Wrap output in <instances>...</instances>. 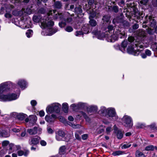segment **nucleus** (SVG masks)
<instances>
[{
    "label": "nucleus",
    "instance_id": "nucleus-1",
    "mask_svg": "<svg viewBox=\"0 0 157 157\" xmlns=\"http://www.w3.org/2000/svg\"><path fill=\"white\" fill-rule=\"evenodd\" d=\"M56 12V10H50L46 16L42 15L34 16L33 17V21L36 22L40 21L41 27L46 29L48 28L46 31H49V33H44L43 32L41 33L42 35L44 36H51L58 31L57 29H51V28L54 25V22L50 20L49 17L52 16Z\"/></svg>",
    "mask_w": 157,
    "mask_h": 157
},
{
    "label": "nucleus",
    "instance_id": "nucleus-2",
    "mask_svg": "<svg viewBox=\"0 0 157 157\" xmlns=\"http://www.w3.org/2000/svg\"><path fill=\"white\" fill-rule=\"evenodd\" d=\"M107 29L105 35L104 33H101L100 31H98L97 30L94 31L92 33L98 39H102L105 37L107 41L110 42H114L117 40L118 37L121 38L124 35V33H120L119 29L114 30L112 26H109Z\"/></svg>",
    "mask_w": 157,
    "mask_h": 157
},
{
    "label": "nucleus",
    "instance_id": "nucleus-3",
    "mask_svg": "<svg viewBox=\"0 0 157 157\" xmlns=\"http://www.w3.org/2000/svg\"><path fill=\"white\" fill-rule=\"evenodd\" d=\"M101 110L103 113L106 112L107 113V115L108 116L109 119L111 121H114L117 120L118 117L114 109L110 108L106 109L105 107H101Z\"/></svg>",
    "mask_w": 157,
    "mask_h": 157
},
{
    "label": "nucleus",
    "instance_id": "nucleus-4",
    "mask_svg": "<svg viewBox=\"0 0 157 157\" xmlns=\"http://www.w3.org/2000/svg\"><path fill=\"white\" fill-rule=\"evenodd\" d=\"M124 125L126 127H131L133 125L131 117L127 115L124 116L122 118Z\"/></svg>",
    "mask_w": 157,
    "mask_h": 157
},
{
    "label": "nucleus",
    "instance_id": "nucleus-5",
    "mask_svg": "<svg viewBox=\"0 0 157 157\" xmlns=\"http://www.w3.org/2000/svg\"><path fill=\"white\" fill-rule=\"evenodd\" d=\"M123 16L122 14H121L120 16L114 18L113 21V22L121 23L122 24L124 27H128L129 25V23L126 21L123 20Z\"/></svg>",
    "mask_w": 157,
    "mask_h": 157
},
{
    "label": "nucleus",
    "instance_id": "nucleus-6",
    "mask_svg": "<svg viewBox=\"0 0 157 157\" xmlns=\"http://www.w3.org/2000/svg\"><path fill=\"white\" fill-rule=\"evenodd\" d=\"M62 13H58V14H56L53 17L54 19H56L59 18H60L61 21L59 23V26L61 28L64 27L66 25L65 22L66 18L64 17L63 19L62 17Z\"/></svg>",
    "mask_w": 157,
    "mask_h": 157
},
{
    "label": "nucleus",
    "instance_id": "nucleus-7",
    "mask_svg": "<svg viewBox=\"0 0 157 157\" xmlns=\"http://www.w3.org/2000/svg\"><path fill=\"white\" fill-rule=\"evenodd\" d=\"M11 82H6L0 84V95L5 92H7L9 85H10Z\"/></svg>",
    "mask_w": 157,
    "mask_h": 157
},
{
    "label": "nucleus",
    "instance_id": "nucleus-8",
    "mask_svg": "<svg viewBox=\"0 0 157 157\" xmlns=\"http://www.w3.org/2000/svg\"><path fill=\"white\" fill-rule=\"evenodd\" d=\"M42 131V129L41 128L35 127L33 128L28 129L27 132L30 135H40L41 134Z\"/></svg>",
    "mask_w": 157,
    "mask_h": 157
},
{
    "label": "nucleus",
    "instance_id": "nucleus-9",
    "mask_svg": "<svg viewBox=\"0 0 157 157\" xmlns=\"http://www.w3.org/2000/svg\"><path fill=\"white\" fill-rule=\"evenodd\" d=\"M65 135V134L63 131L59 130L56 133V139L58 141L64 140Z\"/></svg>",
    "mask_w": 157,
    "mask_h": 157
},
{
    "label": "nucleus",
    "instance_id": "nucleus-10",
    "mask_svg": "<svg viewBox=\"0 0 157 157\" xmlns=\"http://www.w3.org/2000/svg\"><path fill=\"white\" fill-rule=\"evenodd\" d=\"M13 6L10 5H4L0 8V14H3L5 12L11 11Z\"/></svg>",
    "mask_w": 157,
    "mask_h": 157
},
{
    "label": "nucleus",
    "instance_id": "nucleus-11",
    "mask_svg": "<svg viewBox=\"0 0 157 157\" xmlns=\"http://www.w3.org/2000/svg\"><path fill=\"white\" fill-rule=\"evenodd\" d=\"M145 18L146 20L144 21L145 23H148V24L150 25L152 27H154L156 25V21L153 18V17L152 16L149 17L146 16Z\"/></svg>",
    "mask_w": 157,
    "mask_h": 157
},
{
    "label": "nucleus",
    "instance_id": "nucleus-12",
    "mask_svg": "<svg viewBox=\"0 0 157 157\" xmlns=\"http://www.w3.org/2000/svg\"><path fill=\"white\" fill-rule=\"evenodd\" d=\"M142 50H139V49H135L132 47L130 48L129 46L127 49V51L128 53L132 54L134 56H138Z\"/></svg>",
    "mask_w": 157,
    "mask_h": 157
},
{
    "label": "nucleus",
    "instance_id": "nucleus-13",
    "mask_svg": "<svg viewBox=\"0 0 157 157\" xmlns=\"http://www.w3.org/2000/svg\"><path fill=\"white\" fill-rule=\"evenodd\" d=\"M41 138L39 136H35V137H32L29 140V144L31 145H36L39 143V141Z\"/></svg>",
    "mask_w": 157,
    "mask_h": 157
},
{
    "label": "nucleus",
    "instance_id": "nucleus-14",
    "mask_svg": "<svg viewBox=\"0 0 157 157\" xmlns=\"http://www.w3.org/2000/svg\"><path fill=\"white\" fill-rule=\"evenodd\" d=\"M114 131L116 133L118 139H121L123 137V133L121 130L118 129L117 128L116 125L113 126Z\"/></svg>",
    "mask_w": 157,
    "mask_h": 157
},
{
    "label": "nucleus",
    "instance_id": "nucleus-15",
    "mask_svg": "<svg viewBox=\"0 0 157 157\" xmlns=\"http://www.w3.org/2000/svg\"><path fill=\"white\" fill-rule=\"evenodd\" d=\"M17 84L20 87L24 89L27 87V84L26 82L23 79L19 80L17 82Z\"/></svg>",
    "mask_w": 157,
    "mask_h": 157
},
{
    "label": "nucleus",
    "instance_id": "nucleus-16",
    "mask_svg": "<svg viewBox=\"0 0 157 157\" xmlns=\"http://www.w3.org/2000/svg\"><path fill=\"white\" fill-rule=\"evenodd\" d=\"M52 106L53 108L54 112L56 113H59L60 111V108L61 105L58 103H56L52 104Z\"/></svg>",
    "mask_w": 157,
    "mask_h": 157
},
{
    "label": "nucleus",
    "instance_id": "nucleus-17",
    "mask_svg": "<svg viewBox=\"0 0 157 157\" xmlns=\"http://www.w3.org/2000/svg\"><path fill=\"white\" fill-rule=\"evenodd\" d=\"M29 118H26L25 119V121L26 122H28L29 121L30 122L32 123H35L37 119L35 115H31L29 116Z\"/></svg>",
    "mask_w": 157,
    "mask_h": 157
},
{
    "label": "nucleus",
    "instance_id": "nucleus-18",
    "mask_svg": "<svg viewBox=\"0 0 157 157\" xmlns=\"http://www.w3.org/2000/svg\"><path fill=\"white\" fill-rule=\"evenodd\" d=\"M9 94H3L0 95V101H9Z\"/></svg>",
    "mask_w": 157,
    "mask_h": 157
},
{
    "label": "nucleus",
    "instance_id": "nucleus-19",
    "mask_svg": "<svg viewBox=\"0 0 157 157\" xmlns=\"http://www.w3.org/2000/svg\"><path fill=\"white\" fill-rule=\"evenodd\" d=\"M91 29L90 26L88 24H85L82 28L83 33L85 34L88 33Z\"/></svg>",
    "mask_w": 157,
    "mask_h": 157
},
{
    "label": "nucleus",
    "instance_id": "nucleus-20",
    "mask_svg": "<svg viewBox=\"0 0 157 157\" xmlns=\"http://www.w3.org/2000/svg\"><path fill=\"white\" fill-rule=\"evenodd\" d=\"M128 42L127 40H124L122 42L121 44V47L120 48V50L123 52H124L125 51V48L127 46Z\"/></svg>",
    "mask_w": 157,
    "mask_h": 157
},
{
    "label": "nucleus",
    "instance_id": "nucleus-21",
    "mask_svg": "<svg viewBox=\"0 0 157 157\" xmlns=\"http://www.w3.org/2000/svg\"><path fill=\"white\" fill-rule=\"evenodd\" d=\"M9 94V101H13L17 99L19 97V95L16 94L12 93Z\"/></svg>",
    "mask_w": 157,
    "mask_h": 157
},
{
    "label": "nucleus",
    "instance_id": "nucleus-22",
    "mask_svg": "<svg viewBox=\"0 0 157 157\" xmlns=\"http://www.w3.org/2000/svg\"><path fill=\"white\" fill-rule=\"evenodd\" d=\"M52 104L48 105L46 108V111L48 113H52L54 112Z\"/></svg>",
    "mask_w": 157,
    "mask_h": 157
},
{
    "label": "nucleus",
    "instance_id": "nucleus-23",
    "mask_svg": "<svg viewBox=\"0 0 157 157\" xmlns=\"http://www.w3.org/2000/svg\"><path fill=\"white\" fill-rule=\"evenodd\" d=\"M97 107L96 105H91L90 106L89 108L88 109V112H95L97 111Z\"/></svg>",
    "mask_w": 157,
    "mask_h": 157
},
{
    "label": "nucleus",
    "instance_id": "nucleus-24",
    "mask_svg": "<svg viewBox=\"0 0 157 157\" xmlns=\"http://www.w3.org/2000/svg\"><path fill=\"white\" fill-rule=\"evenodd\" d=\"M68 105L67 103H63L62 104L63 109L65 113H67L68 112Z\"/></svg>",
    "mask_w": 157,
    "mask_h": 157
},
{
    "label": "nucleus",
    "instance_id": "nucleus-25",
    "mask_svg": "<svg viewBox=\"0 0 157 157\" xmlns=\"http://www.w3.org/2000/svg\"><path fill=\"white\" fill-rule=\"evenodd\" d=\"M74 11L75 13H77L78 15V14H81L82 13V10L81 8L79 6L77 7H75V9Z\"/></svg>",
    "mask_w": 157,
    "mask_h": 157
},
{
    "label": "nucleus",
    "instance_id": "nucleus-26",
    "mask_svg": "<svg viewBox=\"0 0 157 157\" xmlns=\"http://www.w3.org/2000/svg\"><path fill=\"white\" fill-rule=\"evenodd\" d=\"M137 34L138 36L142 38L144 37L146 35L145 32L142 30H139Z\"/></svg>",
    "mask_w": 157,
    "mask_h": 157
},
{
    "label": "nucleus",
    "instance_id": "nucleus-27",
    "mask_svg": "<svg viewBox=\"0 0 157 157\" xmlns=\"http://www.w3.org/2000/svg\"><path fill=\"white\" fill-rule=\"evenodd\" d=\"M110 19L109 16H104L102 18V20L103 21V24H106L109 22Z\"/></svg>",
    "mask_w": 157,
    "mask_h": 157
},
{
    "label": "nucleus",
    "instance_id": "nucleus-28",
    "mask_svg": "<svg viewBox=\"0 0 157 157\" xmlns=\"http://www.w3.org/2000/svg\"><path fill=\"white\" fill-rule=\"evenodd\" d=\"M155 149L156 150H157V147L155 146L154 147L152 145L147 146L145 148V150L146 151H153Z\"/></svg>",
    "mask_w": 157,
    "mask_h": 157
},
{
    "label": "nucleus",
    "instance_id": "nucleus-29",
    "mask_svg": "<svg viewBox=\"0 0 157 157\" xmlns=\"http://www.w3.org/2000/svg\"><path fill=\"white\" fill-rule=\"evenodd\" d=\"M29 153V152L28 151H25L24 153L23 151L21 150L17 152L18 155L19 156H21L24 155L25 156H26L28 155Z\"/></svg>",
    "mask_w": 157,
    "mask_h": 157
},
{
    "label": "nucleus",
    "instance_id": "nucleus-30",
    "mask_svg": "<svg viewBox=\"0 0 157 157\" xmlns=\"http://www.w3.org/2000/svg\"><path fill=\"white\" fill-rule=\"evenodd\" d=\"M68 14H69V13H65V14L63 15V16L62 17H63V19L64 17H65L66 18L65 22H70L71 21L72 19L71 17H66V15H67Z\"/></svg>",
    "mask_w": 157,
    "mask_h": 157
},
{
    "label": "nucleus",
    "instance_id": "nucleus-31",
    "mask_svg": "<svg viewBox=\"0 0 157 157\" xmlns=\"http://www.w3.org/2000/svg\"><path fill=\"white\" fill-rule=\"evenodd\" d=\"M131 146V144L130 143H124L121 146L122 149H126L130 147Z\"/></svg>",
    "mask_w": 157,
    "mask_h": 157
},
{
    "label": "nucleus",
    "instance_id": "nucleus-32",
    "mask_svg": "<svg viewBox=\"0 0 157 157\" xmlns=\"http://www.w3.org/2000/svg\"><path fill=\"white\" fill-rule=\"evenodd\" d=\"M45 120L48 122H52L54 121V119L48 115L46 116L45 117Z\"/></svg>",
    "mask_w": 157,
    "mask_h": 157
},
{
    "label": "nucleus",
    "instance_id": "nucleus-33",
    "mask_svg": "<svg viewBox=\"0 0 157 157\" xmlns=\"http://www.w3.org/2000/svg\"><path fill=\"white\" fill-rule=\"evenodd\" d=\"M79 107L78 103V104H73L71 105V108L74 111H75L76 109H79Z\"/></svg>",
    "mask_w": 157,
    "mask_h": 157
},
{
    "label": "nucleus",
    "instance_id": "nucleus-34",
    "mask_svg": "<svg viewBox=\"0 0 157 157\" xmlns=\"http://www.w3.org/2000/svg\"><path fill=\"white\" fill-rule=\"evenodd\" d=\"M33 34V30L31 29H29L26 33V35L27 37L29 38L32 36Z\"/></svg>",
    "mask_w": 157,
    "mask_h": 157
},
{
    "label": "nucleus",
    "instance_id": "nucleus-35",
    "mask_svg": "<svg viewBox=\"0 0 157 157\" xmlns=\"http://www.w3.org/2000/svg\"><path fill=\"white\" fill-rule=\"evenodd\" d=\"M127 5L128 7L132 8L134 11H136V7L134 3L132 4L131 3H127Z\"/></svg>",
    "mask_w": 157,
    "mask_h": 157
},
{
    "label": "nucleus",
    "instance_id": "nucleus-36",
    "mask_svg": "<svg viewBox=\"0 0 157 157\" xmlns=\"http://www.w3.org/2000/svg\"><path fill=\"white\" fill-rule=\"evenodd\" d=\"M90 19V20L89 21V22L90 25L92 26H95L97 24L96 21L95 20H94V19Z\"/></svg>",
    "mask_w": 157,
    "mask_h": 157
},
{
    "label": "nucleus",
    "instance_id": "nucleus-37",
    "mask_svg": "<svg viewBox=\"0 0 157 157\" xmlns=\"http://www.w3.org/2000/svg\"><path fill=\"white\" fill-rule=\"evenodd\" d=\"M55 7L57 8H60L62 6L61 3L59 1H57L54 3Z\"/></svg>",
    "mask_w": 157,
    "mask_h": 157
},
{
    "label": "nucleus",
    "instance_id": "nucleus-38",
    "mask_svg": "<svg viewBox=\"0 0 157 157\" xmlns=\"http://www.w3.org/2000/svg\"><path fill=\"white\" fill-rule=\"evenodd\" d=\"M65 147L64 146H61L59 148V153L61 154H63L65 153Z\"/></svg>",
    "mask_w": 157,
    "mask_h": 157
},
{
    "label": "nucleus",
    "instance_id": "nucleus-39",
    "mask_svg": "<svg viewBox=\"0 0 157 157\" xmlns=\"http://www.w3.org/2000/svg\"><path fill=\"white\" fill-rule=\"evenodd\" d=\"M81 115L83 116V117H84V118L88 122H89L90 121V119L87 116L86 114L84 113L83 112H81Z\"/></svg>",
    "mask_w": 157,
    "mask_h": 157
},
{
    "label": "nucleus",
    "instance_id": "nucleus-40",
    "mask_svg": "<svg viewBox=\"0 0 157 157\" xmlns=\"http://www.w3.org/2000/svg\"><path fill=\"white\" fill-rule=\"evenodd\" d=\"M10 136V133L5 131H3L2 136V137H7Z\"/></svg>",
    "mask_w": 157,
    "mask_h": 157
},
{
    "label": "nucleus",
    "instance_id": "nucleus-41",
    "mask_svg": "<svg viewBox=\"0 0 157 157\" xmlns=\"http://www.w3.org/2000/svg\"><path fill=\"white\" fill-rule=\"evenodd\" d=\"M136 155L137 157H145L144 154L139 151L136 152Z\"/></svg>",
    "mask_w": 157,
    "mask_h": 157
},
{
    "label": "nucleus",
    "instance_id": "nucleus-42",
    "mask_svg": "<svg viewBox=\"0 0 157 157\" xmlns=\"http://www.w3.org/2000/svg\"><path fill=\"white\" fill-rule=\"evenodd\" d=\"M123 152L121 151H117L113 153V155L114 156L119 155H121Z\"/></svg>",
    "mask_w": 157,
    "mask_h": 157
},
{
    "label": "nucleus",
    "instance_id": "nucleus-43",
    "mask_svg": "<svg viewBox=\"0 0 157 157\" xmlns=\"http://www.w3.org/2000/svg\"><path fill=\"white\" fill-rule=\"evenodd\" d=\"M32 7H28L25 10V12L27 14H31L32 12Z\"/></svg>",
    "mask_w": 157,
    "mask_h": 157
},
{
    "label": "nucleus",
    "instance_id": "nucleus-44",
    "mask_svg": "<svg viewBox=\"0 0 157 157\" xmlns=\"http://www.w3.org/2000/svg\"><path fill=\"white\" fill-rule=\"evenodd\" d=\"M65 30L68 32H71L73 30V29L71 26H67L65 28Z\"/></svg>",
    "mask_w": 157,
    "mask_h": 157
},
{
    "label": "nucleus",
    "instance_id": "nucleus-45",
    "mask_svg": "<svg viewBox=\"0 0 157 157\" xmlns=\"http://www.w3.org/2000/svg\"><path fill=\"white\" fill-rule=\"evenodd\" d=\"M47 132L49 134H52L54 132V131L50 127H48L47 128Z\"/></svg>",
    "mask_w": 157,
    "mask_h": 157
},
{
    "label": "nucleus",
    "instance_id": "nucleus-46",
    "mask_svg": "<svg viewBox=\"0 0 157 157\" xmlns=\"http://www.w3.org/2000/svg\"><path fill=\"white\" fill-rule=\"evenodd\" d=\"M96 15V13L94 11H93L90 13L89 18L90 19H92Z\"/></svg>",
    "mask_w": 157,
    "mask_h": 157
},
{
    "label": "nucleus",
    "instance_id": "nucleus-47",
    "mask_svg": "<svg viewBox=\"0 0 157 157\" xmlns=\"http://www.w3.org/2000/svg\"><path fill=\"white\" fill-rule=\"evenodd\" d=\"M151 130H155L157 129V128L155 123H153L149 126Z\"/></svg>",
    "mask_w": 157,
    "mask_h": 157
},
{
    "label": "nucleus",
    "instance_id": "nucleus-48",
    "mask_svg": "<svg viewBox=\"0 0 157 157\" xmlns=\"http://www.w3.org/2000/svg\"><path fill=\"white\" fill-rule=\"evenodd\" d=\"M9 149L8 152V153L9 154H10L13 152V151H11V150L13 149V147H14V145L13 144H9Z\"/></svg>",
    "mask_w": 157,
    "mask_h": 157
},
{
    "label": "nucleus",
    "instance_id": "nucleus-49",
    "mask_svg": "<svg viewBox=\"0 0 157 157\" xmlns=\"http://www.w3.org/2000/svg\"><path fill=\"white\" fill-rule=\"evenodd\" d=\"M78 105L79 107V109L80 108H84L86 105V104L85 103L82 102L78 103Z\"/></svg>",
    "mask_w": 157,
    "mask_h": 157
},
{
    "label": "nucleus",
    "instance_id": "nucleus-50",
    "mask_svg": "<svg viewBox=\"0 0 157 157\" xmlns=\"http://www.w3.org/2000/svg\"><path fill=\"white\" fill-rule=\"evenodd\" d=\"M10 11L9 12H6V13L5 15V17L7 18H10L12 17L11 14L10 13Z\"/></svg>",
    "mask_w": 157,
    "mask_h": 157
},
{
    "label": "nucleus",
    "instance_id": "nucleus-51",
    "mask_svg": "<svg viewBox=\"0 0 157 157\" xmlns=\"http://www.w3.org/2000/svg\"><path fill=\"white\" fill-rule=\"evenodd\" d=\"M148 1V0H141L140 1V4L143 5H146Z\"/></svg>",
    "mask_w": 157,
    "mask_h": 157
},
{
    "label": "nucleus",
    "instance_id": "nucleus-52",
    "mask_svg": "<svg viewBox=\"0 0 157 157\" xmlns=\"http://www.w3.org/2000/svg\"><path fill=\"white\" fill-rule=\"evenodd\" d=\"M112 130L111 127H108L106 129V132L107 134H108L112 131Z\"/></svg>",
    "mask_w": 157,
    "mask_h": 157
},
{
    "label": "nucleus",
    "instance_id": "nucleus-53",
    "mask_svg": "<svg viewBox=\"0 0 157 157\" xmlns=\"http://www.w3.org/2000/svg\"><path fill=\"white\" fill-rule=\"evenodd\" d=\"M70 123V124H69V125H70L71 126L74 128H79L80 126V125L79 124L75 125V124H73L71 123Z\"/></svg>",
    "mask_w": 157,
    "mask_h": 157
},
{
    "label": "nucleus",
    "instance_id": "nucleus-54",
    "mask_svg": "<svg viewBox=\"0 0 157 157\" xmlns=\"http://www.w3.org/2000/svg\"><path fill=\"white\" fill-rule=\"evenodd\" d=\"M9 144V142L7 140L3 141L2 143V145L3 146H7Z\"/></svg>",
    "mask_w": 157,
    "mask_h": 157
},
{
    "label": "nucleus",
    "instance_id": "nucleus-55",
    "mask_svg": "<svg viewBox=\"0 0 157 157\" xmlns=\"http://www.w3.org/2000/svg\"><path fill=\"white\" fill-rule=\"evenodd\" d=\"M41 145L43 146H45L47 144L46 142L44 140H41L40 141Z\"/></svg>",
    "mask_w": 157,
    "mask_h": 157
},
{
    "label": "nucleus",
    "instance_id": "nucleus-56",
    "mask_svg": "<svg viewBox=\"0 0 157 157\" xmlns=\"http://www.w3.org/2000/svg\"><path fill=\"white\" fill-rule=\"evenodd\" d=\"M83 33L81 31H77L76 32L75 36H78L79 35H82Z\"/></svg>",
    "mask_w": 157,
    "mask_h": 157
},
{
    "label": "nucleus",
    "instance_id": "nucleus-57",
    "mask_svg": "<svg viewBox=\"0 0 157 157\" xmlns=\"http://www.w3.org/2000/svg\"><path fill=\"white\" fill-rule=\"evenodd\" d=\"M145 53L147 56H150L151 54V52L149 50L146 49L145 51Z\"/></svg>",
    "mask_w": 157,
    "mask_h": 157
},
{
    "label": "nucleus",
    "instance_id": "nucleus-58",
    "mask_svg": "<svg viewBox=\"0 0 157 157\" xmlns=\"http://www.w3.org/2000/svg\"><path fill=\"white\" fill-rule=\"evenodd\" d=\"M17 118L19 120H22L24 119V116L23 115H18Z\"/></svg>",
    "mask_w": 157,
    "mask_h": 157
},
{
    "label": "nucleus",
    "instance_id": "nucleus-59",
    "mask_svg": "<svg viewBox=\"0 0 157 157\" xmlns=\"http://www.w3.org/2000/svg\"><path fill=\"white\" fill-rule=\"evenodd\" d=\"M58 119L59 120V121L62 122H64L65 121V119L62 116H59L58 117Z\"/></svg>",
    "mask_w": 157,
    "mask_h": 157
},
{
    "label": "nucleus",
    "instance_id": "nucleus-60",
    "mask_svg": "<svg viewBox=\"0 0 157 157\" xmlns=\"http://www.w3.org/2000/svg\"><path fill=\"white\" fill-rule=\"evenodd\" d=\"M134 40V38L132 36H129L128 38V41L129 42H130L131 43Z\"/></svg>",
    "mask_w": 157,
    "mask_h": 157
},
{
    "label": "nucleus",
    "instance_id": "nucleus-61",
    "mask_svg": "<svg viewBox=\"0 0 157 157\" xmlns=\"http://www.w3.org/2000/svg\"><path fill=\"white\" fill-rule=\"evenodd\" d=\"M151 48L153 51H157V46L156 44L152 45L151 46Z\"/></svg>",
    "mask_w": 157,
    "mask_h": 157
},
{
    "label": "nucleus",
    "instance_id": "nucleus-62",
    "mask_svg": "<svg viewBox=\"0 0 157 157\" xmlns=\"http://www.w3.org/2000/svg\"><path fill=\"white\" fill-rule=\"evenodd\" d=\"M124 3V2L122 0H121L120 2H118V4L121 6L123 7Z\"/></svg>",
    "mask_w": 157,
    "mask_h": 157
},
{
    "label": "nucleus",
    "instance_id": "nucleus-63",
    "mask_svg": "<svg viewBox=\"0 0 157 157\" xmlns=\"http://www.w3.org/2000/svg\"><path fill=\"white\" fill-rule=\"evenodd\" d=\"M44 111L41 110L39 112V115L41 117L44 116Z\"/></svg>",
    "mask_w": 157,
    "mask_h": 157
},
{
    "label": "nucleus",
    "instance_id": "nucleus-64",
    "mask_svg": "<svg viewBox=\"0 0 157 157\" xmlns=\"http://www.w3.org/2000/svg\"><path fill=\"white\" fill-rule=\"evenodd\" d=\"M152 2L154 6L157 7V0H153Z\"/></svg>",
    "mask_w": 157,
    "mask_h": 157
}]
</instances>
